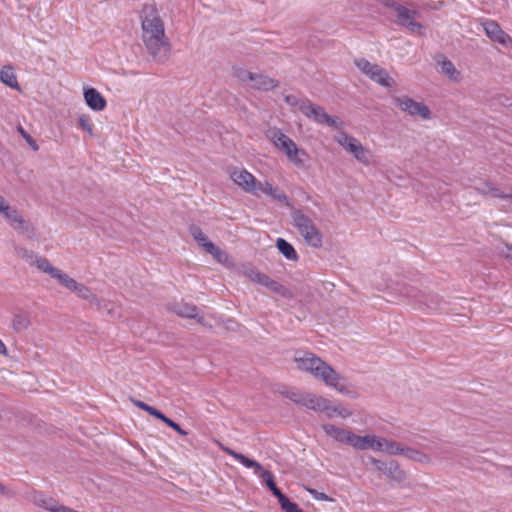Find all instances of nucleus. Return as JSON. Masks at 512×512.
I'll list each match as a JSON object with an SVG mask.
<instances>
[{"mask_svg":"<svg viewBox=\"0 0 512 512\" xmlns=\"http://www.w3.org/2000/svg\"><path fill=\"white\" fill-rule=\"evenodd\" d=\"M142 40L155 61H165L169 52V41L165 35L164 22L155 4H145L140 12Z\"/></svg>","mask_w":512,"mask_h":512,"instance_id":"1","label":"nucleus"},{"mask_svg":"<svg viewBox=\"0 0 512 512\" xmlns=\"http://www.w3.org/2000/svg\"><path fill=\"white\" fill-rule=\"evenodd\" d=\"M294 361L300 371L311 374L314 378L323 381L327 386L333 387L341 393L347 392L343 377L315 354L304 352L296 355Z\"/></svg>","mask_w":512,"mask_h":512,"instance_id":"2","label":"nucleus"},{"mask_svg":"<svg viewBox=\"0 0 512 512\" xmlns=\"http://www.w3.org/2000/svg\"><path fill=\"white\" fill-rule=\"evenodd\" d=\"M266 135L273 145L278 150L282 151L296 168H308V162L310 160L308 153L305 150L298 148L296 143L280 129L270 128Z\"/></svg>","mask_w":512,"mask_h":512,"instance_id":"3","label":"nucleus"},{"mask_svg":"<svg viewBox=\"0 0 512 512\" xmlns=\"http://www.w3.org/2000/svg\"><path fill=\"white\" fill-rule=\"evenodd\" d=\"M292 219L294 225L308 245L314 248H318L322 245V235L307 215L301 210H295L292 212Z\"/></svg>","mask_w":512,"mask_h":512,"instance_id":"4","label":"nucleus"},{"mask_svg":"<svg viewBox=\"0 0 512 512\" xmlns=\"http://www.w3.org/2000/svg\"><path fill=\"white\" fill-rule=\"evenodd\" d=\"M221 449L226 454L232 456L235 460L240 462L245 467L252 468L254 470V473L263 479V481L265 482V484L269 488V490L272 487L276 486L275 481H274V475L270 471L265 470L259 462L255 461L253 459H250V458L246 457L245 455L238 453L228 447L222 446Z\"/></svg>","mask_w":512,"mask_h":512,"instance_id":"5","label":"nucleus"},{"mask_svg":"<svg viewBox=\"0 0 512 512\" xmlns=\"http://www.w3.org/2000/svg\"><path fill=\"white\" fill-rule=\"evenodd\" d=\"M335 140L340 146L349 151L356 160L365 165L369 164V150L366 149L358 139L344 132H340L335 136Z\"/></svg>","mask_w":512,"mask_h":512,"instance_id":"6","label":"nucleus"},{"mask_svg":"<svg viewBox=\"0 0 512 512\" xmlns=\"http://www.w3.org/2000/svg\"><path fill=\"white\" fill-rule=\"evenodd\" d=\"M404 297L415 301L416 303H422L428 310L438 311L442 310L444 304L443 299L437 294L420 295V292L413 287H404L400 291Z\"/></svg>","mask_w":512,"mask_h":512,"instance_id":"7","label":"nucleus"},{"mask_svg":"<svg viewBox=\"0 0 512 512\" xmlns=\"http://www.w3.org/2000/svg\"><path fill=\"white\" fill-rule=\"evenodd\" d=\"M393 100L401 111L411 116H419L425 120L431 118L430 109L422 102H417L408 96L394 97Z\"/></svg>","mask_w":512,"mask_h":512,"instance_id":"8","label":"nucleus"},{"mask_svg":"<svg viewBox=\"0 0 512 512\" xmlns=\"http://www.w3.org/2000/svg\"><path fill=\"white\" fill-rule=\"evenodd\" d=\"M483 29L486 36L493 42H496L502 46H512V38L502 30L500 25L494 21L486 19L482 22Z\"/></svg>","mask_w":512,"mask_h":512,"instance_id":"9","label":"nucleus"},{"mask_svg":"<svg viewBox=\"0 0 512 512\" xmlns=\"http://www.w3.org/2000/svg\"><path fill=\"white\" fill-rule=\"evenodd\" d=\"M396 15L400 25L405 26L412 33H421L423 26L415 21L419 15L416 10H410L405 6H396Z\"/></svg>","mask_w":512,"mask_h":512,"instance_id":"10","label":"nucleus"},{"mask_svg":"<svg viewBox=\"0 0 512 512\" xmlns=\"http://www.w3.org/2000/svg\"><path fill=\"white\" fill-rule=\"evenodd\" d=\"M0 213L8 220L12 228L21 233L29 231V223L15 209H12L5 201L0 205Z\"/></svg>","mask_w":512,"mask_h":512,"instance_id":"11","label":"nucleus"},{"mask_svg":"<svg viewBox=\"0 0 512 512\" xmlns=\"http://www.w3.org/2000/svg\"><path fill=\"white\" fill-rule=\"evenodd\" d=\"M232 180L245 192L259 196L258 184L256 178L247 170H237L231 174Z\"/></svg>","mask_w":512,"mask_h":512,"instance_id":"12","label":"nucleus"},{"mask_svg":"<svg viewBox=\"0 0 512 512\" xmlns=\"http://www.w3.org/2000/svg\"><path fill=\"white\" fill-rule=\"evenodd\" d=\"M301 405L316 412H326L327 415L331 417V413L329 412L330 401L326 398L306 392Z\"/></svg>","mask_w":512,"mask_h":512,"instance_id":"13","label":"nucleus"},{"mask_svg":"<svg viewBox=\"0 0 512 512\" xmlns=\"http://www.w3.org/2000/svg\"><path fill=\"white\" fill-rule=\"evenodd\" d=\"M381 440L382 437H378L374 434L364 436L354 434L351 446L357 450L371 449L373 451H379L381 448Z\"/></svg>","mask_w":512,"mask_h":512,"instance_id":"14","label":"nucleus"},{"mask_svg":"<svg viewBox=\"0 0 512 512\" xmlns=\"http://www.w3.org/2000/svg\"><path fill=\"white\" fill-rule=\"evenodd\" d=\"M322 429L324 430L327 436L333 438L335 441L345 443L350 446L352 445V438L354 436L353 432L342 429L332 424H324L322 425Z\"/></svg>","mask_w":512,"mask_h":512,"instance_id":"15","label":"nucleus"},{"mask_svg":"<svg viewBox=\"0 0 512 512\" xmlns=\"http://www.w3.org/2000/svg\"><path fill=\"white\" fill-rule=\"evenodd\" d=\"M84 100L86 104L94 111H102L106 107V100L95 88L84 90Z\"/></svg>","mask_w":512,"mask_h":512,"instance_id":"16","label":"nucleus"},{"mask_svg":"<svg viewBox=\"0 0 512 512\" xmlns=\"http://www.w3.org/2000/svg\"><path fill=\"white\" fill-rule=\"evenodd\" d=\"M259 193H264L271 196L273 199L280 203L290 207L291 202L288 196L280 191L278 188H274L269 182H259L258 184Z\"/></svg>","mask_w":512,"mask_h":512,"instance_id":"17","label":"nucleus"},{"mask_svg":"<svg viewBox=\"0 0 512 512\" xmlns=\"http://www.w3.org/2000/svg\"><path fill=\"white\" fill-rule=\"evenodd\" d=\"M172 310L181 317L184 318H195L199 323H204V318L198 315V308L188 303H176Z\"/></svg>","mask_w":512,"mask_h":512,"instance_id":"18","label":"nucleus"},{"mask_svg":"<svg viewBox=\"0 0 512 512\" xmlns=\"http://www.w3.org/2000/svg\"><path fill=\"white\" fill-rule=\"evenodd\" d=\"M31 501L35 505L44 508L50 512H54L57 506L59 505L58 501H56L55 499L48 497L47 495L37 491H34L31 494Z\"/></svg>","mask_w":512,"mask_h":512,"instance_id":"19","label":"nucleus"},{"mask_svg":"<svg viewBox=\"0 0 512 512\" xmlns=\"http://www.w3.org/2000/svg\"><path fill=\"white\" fill-rule=\"evenodd\" d=\"M303 106V114L308 118H312L314 121L323 124L324 120L328 119V114L324 111V109L318 105H314L309 101V103Z\"/></svg>","mask_w":512,"mask_h":512,"instance_id":"20","label":"nucleus"},{"mask_svg":"<svg viewBox=\"0 0 512 512\" xmlns=\"http://www.w3.org/2000/svg\"><path fill=\"white\" fill-rule=\"evenodd\" d=\"M387 471L384 476L396 483H402L407 479V473L400 467L395 460H389Z\"/></svg>","mask_w":512,"mask_h":512,"instance_id":"21","label":"nucleus"},{"mask_svg":"<svg viewBox=\"0 0 512 512\" xmlns=\"http://www.w3.org/2000/svg\"><path fill=\"white\" fill-rule=\"evenodd\" d=\"M474 189L482 195H489L491 197L502 198V199L512 198V194L511 195L504 194L502 191H500V189L494 187L489 182H480L474 186Z\"/></svg>","mask_w":512,"mask_h":512,"instance_id":"22","label":"nucleus"},{"mask_svg":"<svg viewBox=\"0 0 512 512\" xmlns=\"http://www.w3.org/2000/svg\"><path fill=\"white\" fill-rule=\"evenodd\" d=\"M72 292L90 304L100 307L101 300L87 286L78 282Z\"/></svg>","mask_w":512,"mask_h":512,"instance_id":"23","label":"nucleus"},{"mask_svg":"<svg viewBox=\"0 0 512 512\" xmlns=\"http://www.w3.org/2000/svg\"><path fill=\"white\" fill-rule=\"evenodd\" d=\"M250 82H251L250 86L252 88L264 90V91L271 90L277 86V82L274 79L264 76L262 74H256V73Z\"/></svg>","mask_w":512,"mask_h":512,"instance_id":"24","label":"nucleus"},{"mask_svg":"<svg viewBox=\"0 0 512 512\" xmlns=\"http://www.w3.org/2000/svg\"><path fill=\"white\" fill-rule=\"evenodd\" d=\"M438 64L441 67V72L446 75L449 80L459 82L462 79L461 72L455 68L450 60L443 58Z\"/></svg>","mask_w":512,"mask_h":512,"instance_id":"25","label":"nucleus"},{"mask_svg":"<svg viewBox=\"0 0 512 512\" xmlns=\"http://www.w3.org/2000/svg\"><path fill=\"white\" fill-rule=\"evenodd\" d=\"M0 80L6 86L19 90V84L17 81V77L12 67L5 66L0 71Z\"/></svg>","mask_w":512,"mask_h":512,"instance_id":"26","label":"nucleus"},{"mask_svg":"<svg viewBox=\"0 0 512 512\" xmlns=\"http://www.w3.org/2000/svg\"><path fill=\"white\" fill-rule=\"evenodd\" d=\"M403 456L408 460L421 464H429L431 462L427 454L412 447H404Z\"/></svg>","mask_w":512,"mask_h":512,"instance_id":"27","label":"nucleus"},{"mask_svg":"<svg viewBox=\"0 0 512 512\" xmlns=\"http://www.w3.org/2000/svg\"><path fill=\"white\" fill-rule=\"evenodd\" d=\"M403 451L404 447L401 443L382 437L379 452H385L389 455H403Z\"/></svg>","mask_w":512,"mask_h":512,"instance_id":"28","label":"nucleus"},{"mask_svg":"<svg viewBox=\"0 0 512 512\" xmlns=\"http://www.w3.org/2000/svg\"><path fill=\"white\" fill-rule=\"evenodd\" d=\"M31 324L30 315L26 312L17 313L13 317L12 327L16 332H22Z\"/></svg>","mask_w":512,"mask_h":512,"instance_id":"29","label":"nucleus"},{"mask_svg":"<svg viewBox=\"0 0 512 512\" xmlns=\"http://www.w3.org/2000/svg\"><path fill=\"white\" fill-rule=\"evenodd\" d=\"M276 246L278 250L288 259L296 261L298 259V255L294 249V247L282 238H278L276 241Z\"/></svg>","mask_w":512,"mask_h":512,"instance_id":"30","label":"nucleus"},{"mask_svg":"<svg viewBox=\"0 0 512 512\" xmlns=\"http://www.w3.org/2000/svg\"><path fill=\"white\" fill-rule=\"evenodd\" d=\"M52 278L56 279L62 286L71 292L74 290L76 284L78 283L74 278H71L68 274L64 273L60 269H57Z\"/></svg>","mask_w":512,"mask_h":512,"instance_id":"31","label":"nucleus"},{"mask_svg":"<svg viewBox=\"0 0 512 512\" xmlns=\"http://www.w3.org/2000/svg\"><path fill=\"white\" fill-rule=\"evenodd\" d=\"M355 64L370 79L376 73V71H380V66L379 65L370 63L366 59H359V60H357L355 62Z\"/></svg>","mask_w":512,"mask_h":512,"instance_id":"32","label":"nucleus"},{"mask_svg":"<svg viewBox=\"0 0 512 512\" xmlns=\"http://www.w3.org/2000/svg\"><path fill=\"white\" fill-rule=\"evenodd\" d=\"M205 251L211 254L219 263H226L229 260L228 254L214 243H207Z\"/></svg>","mask_w":512,"mask_h":512,"instance_id":"33","label":"nucleus"},{"mask_svg":"<svg viewBox=\"0 0 512 512\" xmlns=\"http://www.w3.org/2000/svg\"><path fill=\"white\" fill-rule=\"evenodd\" d=\"M190 234L194 238V240L202 246L204 249L207 248V243H212L208 237L203 233L200 227L196 225H192L190 227Z\"/></svg>","mask_w":512,"mask_h":512,"instance_id":"34","label":"nucleus"},{"mask_svg":"<svg viewBox=\"0 0 512 512\" xmlns=\"http://www.w3.org/2000/svg\"><path fill=\"white\" fill-rule=\"evenodd\" d=\"M33 266H36L39 270L43 271L44 273L49 274L51 277L55 274L58 268L52 266L48 259L45 257L39 256L37 257L35 263Z\"/></svg>","mask_w":512,"mask_h":512,"instance_id":"35","label":"nucleus"},{"mask_svg":"<svg viewBox=\"0 0 512 512\" xmlns=\"http://www.w3.org/2000/svg\"><path fill=\"white\" fill-rule=\"evenodd\" d=\"M371 80L377 82L381 86L390 87L393 83L392 78L389 76V73L380 67V71H376V73L372 76Z\"/></svg>","mask_w":512,"mask_h":512,"instance_id":"36","label":"nucleus"},{"mask_svg":"<svg viewBox=\"0 0 512 512\" xmlns=\"http://www.w3.org/2000/svg\"><path fill=\"white\" fill-rule=\"evenodd\" d=\"M280 393L283 396H285L286 398H288L291 401H293L294 403L301 405L302 399H303V397H304L306 392L300 391L298 389L291 388V389L281 390Z\"/></svg>","mask_w":512,"mask_h":512,"instance_id":"37","label":"nucleus"},{"mask_svg":"<svg viewBox=\"0 0 512 512\" xmlns=\"http://www.w3.org/2000/svg\"><path fill=\"white\" fill-rule=\"evenodd\" d=\"M262 286H265L272 292H275V293L283 295V296L286 295V293L288 292V290L283 285H281L277 281L271 279L269 276L266 277Z\"/></svg>","mask_w":512,"mask_h":512,"instance_id":"38","label":"nucleus"},{"mask_svg":"<svg viewBox=\"0 0 512 512\" xmlns=\"http://www.w3.org/2000/svg\"><path fill=\"white\" fill-rule=\"evenodd\" d=\"M16 254L19 258L23 259L26 263H28L31 266L34 265L38 257V254L26 248H16Z\"/></svg>","mask_w":512,"mask_h":512,"instance_id":"39","label":"nucleus"},{"mask_svg":"<svg viewBox=\"0 0 512 512\" xmlns=\"http://www.w3.org/2000/svg\"><path fill=\"white\" fill-rule=\"evenodd\" d=\"M285 102L291 107L301 111L303 113V106H306V103H309L308 99L298 98L295 95H287L285 96Z\"/></svg>","mask_w":512,"mask_h":512,"instance_id":"40","label":"nucleus"},{"mask_svg":"<svg viewBox=\"0 0 512 512\" xmlns=\"http://www.w3.org/2000/svg\"><path fill=\"white\" fill-rule=\"evenodd\" d=\"M233 74L242 82H250L255 75V73H252L242 67H233Z\"/></svg>","mask_w":512,"mask_h":512,"instance_id":"41","label":"nucleus"},{"mask_svg":"<svg viewBox=\"0 0 512 512\" xmlns=\"http://www.w3.org/2000/svg\"><path fill=\"white\" fill-rule=\"evenodd\" d=\"M17 131L25 139V141L27 142V144L31 147V149L33 151L39 150V146L36 143V141L31 137V135L21 125H19L17 127Z\"/></svg>","mask_w":512,"mask_h":512,"instance_id":"42","label":"nucleus"},{"mask_svg":"<svg viewBox=\"0 0 512 512\" xmlns=\"http://www.w3.org/2000/svg\"><path fill=\"white\" fill-rule=\"evenodd\" d=\"M246 276L252 281V282H255L257 284H260L262 285L264 280L266 279V277L268 275L266 274H263L257 270H254V269H249L246 271Z\"/></svg>","mask_w":512,"mask_h":512,"instance_id":"43","label":"nucleus"},{"mask_svg":"<svg viewBox=\"0 0 512 512\" xmlns=\"http://www.w3.org/2000/svg\"><path fill=\"white\" fill-rule=\"evenodd\" d=\"M79 126L86 131L89 135H93V124L91 122V119L88 115H81L78 119Z\"/></svg>","mask_w":512,"mask_h":512,"instance_id":"44","label":"nucleus"},{"mask_svg":"<svg viewBox=\"0 0 512 512\" xmlns=\"http://www.w3.org/2000/svg\"><path fill=\"white\" fill-rule=\"evenodd\" d=\"M369 462L375 466V468L377 469V471H379L381 474L385 475L386 471H387V468H388V464H389V461H382V460H379V459H376L374 457H369Z\"/></svg>","mask_w":512,"mask_h":512,"instance_id":"45","label":"nucleus"},{"mask_svg":"<svg viewBox=\"0 0 512 512\" xmlns=\"http://www.w3.org/2000/svg\"><path fill=\"white\" fill-rule=\"evenodd\" d=\"M281 509L285 512H300L302 509L298 507V505L292 501L288 497H286L281 503H280Z\"/></svg>","mask_w":512,"mask_h":512,"instance_id":"46","label":"nucleus"},{"mask_svg":"<svg viewBox=\"0 0 512 512\" xmlns=\"http://www.w3.org/2000/svg\"><path fill=\"white\" fill-rule=\"evenodd\" d=\"M329 412L331 413V417L335 413L338 414L339 416H341L342 418H347L352 415V413L350 411H348L347 409H345L341 406H332L331 404H330Z\"/></svg>","mask_w":512,"mask_h":512,"instance_id":"47","label":"nucleus"},{"mask_svg":"<svg viewBox=\"0 0 512 512\" xmlns=\"http://www.w3.org/2000/svg\"><path fill=\"white\" fill-rule=\"evenodd\" d=\"M167 426H169L170 428H172L173 430H175L178 434L182 435V436H186L187 435V432L185 430H183L179 424H177L176 422H174L172 419H168L165 423Z\"/></svg>","mask_w":512,"mask_h":512,"instance_id":"48","label":"nucleus"},{"mask_svg":"<svg viewBox=\"0 0 512 512\" xmlns=\"http://www.w3.org/2000/svg\"><path fill=\"white\" fill-rule=\"evenodd\" d=\"M308 492L316 500H319V501H330L331 500L325 493L318 492L315 489H308Z\"/></svg>","mask_w":512,"mask_h":512,"instance_id":"49","label":"nucleus"},{"mask_svg":"<svg viewBox=\"0 0 512 512\" xmlns=\"http://www.w3.org/2000/svg\"><path fill=\"white\" fill-rule=\"evenodd\" d=\"M500 254L506 259L512 260V245L504 244V246L500 249Z\"/></svg>","mask_w":512,"mask_h":512,"instance_id":"50","label":"nucleus"},{"mask_svg":"<svg viewBox=\"0 0 512 512\" xmlns=\"http://www.w3.org/2000/svg\"><path fill=\"white\" fill-rule=\"evenodd\" d=\"M270 491L275 497H277L279 504L287 497L281 492V490L277 486L272 487Z\"/></svg>","mask_w":512,"mask_h":512,"instance_id":"51","label":"nucleus"},{"mask_svg":"<svg viewBox=\"0 0 512 512\" xmlns=\"http://www.w3.org/2000/svg\"><path fill=\"white\" fill-rule=\"evenodd\" d=\"M338 118L337 117H331L328 115V119L327 120H324V123L323 124H327L328 126H331V127H337L338 126Z\"/></svg>","mask_w":512,"mask_h":512,"instance_id":"52","label":"nucleus"},{"mask_svg":"<svg viewBox=\"0 0 512 512\" xmlns=\"http://www.w3.org/2000/svg\"><path fill=\"white\" fill-rule=\"evenodd\" d=\"M54 512H78L72 508L59 504Z\"/></svg>","mask_w":512,"mask_h":512,"instance_id":"53","label":"nucleus"},{"mask_svg":"<svg viewBox=\"0 0 512 512\" xmlns=\"http://www.w3.org/2000/svg\"><path fill=\"white\" fill-rule=\"evenodd\" d=\"M385 5L387 7L392 8L396 12V6H402L401 4L395 2V1H386Z\"/></svg>","mask_w":512,"mask_h":512,"instance_id":"54","label":"nucleus"},{"mask_svg":"<svg viewBox=\"0 0 512 512\" xmlns=\"http://www.w3.org/2000/svg\"><path fill=\"white\" fill-rule=\"evenodd\" d=\"M135 405L140 408L141 410H145L148 404L142 402V401H134Z\"/></svg>","mask_w":512,"mask_h":512,"instance_id":"55","label":"nucleus"},{"mask_svg":"<svg viewBox=\"0 0 512 512\" xmlns=\"http://www.w3.org/2000/svg\"><path fill=\"white\" fill-rule=\"evenodd\" d=\"M157 419H160L162 422L166 423V421L169 419L166 417L161 411H159L156 415Z\"/></svg>","mask_w":512,"mask_h":512,"instance_id":"56","label":"nucleus"},{"mask_svg":"<svg viewBox=\"0 0 512 512\" xmlns=\"http://www.w3.org/2000/svg\"><path fill=\"white\" fill-rule=\"evenodd\" d=\"M6 352H7V349H6L5 345H4V343L2 342V340L0 339V354L5 355Z\"/></svg>","mask_w":512,"mask_h":512,"instance_id":"57","label":"nucleus"},{"mask_svg":"<svg viewBox=\"0 0 512 512\" xmlns=\"http://www.w3.org/2000/svg\"><path fill=\"white\" fill-rule=\"evenodd\" d=\"M7 493L6 487L0 482V495H4Z\"/></svg>","mask_w":512,"mask_h":512,"instance_id":"58","label":"nucleus"},{"mask_svg":"<svg viewBox=\"0 0 512 512\" xmlns=\"http://www.w3.org/2000/svg\"><path fill=\"white\" fill-rule=\"evenodd\" d=\"M153 409H154V407L148 405L144 411H146L147 413H149L151 415Z\"/></svg>","mask_w":512,"mask_h":512,"instance_id":"59","label":"nucleus"},{"mask_svg":"<svg viewBox=\"0 0 512 512\" xmlns=\"http://www.w3.org/2000/svg\"><path fill=\"white\" fill-rule=\"evenodd\" d=\"M158 412H159V410H158V409H156V408H154V409L152 410L151 415H152V416H154V417H156V415H157V413H158Z\"/></svg>","mask_w":512,"mask_h":512,"instance_id":"60","label":"nucleus"},{"mask_svg":"<svg viewBox=\"0 0 512 512\" xmlns=\"http://www.w3.org/2000/svg\"><path fill=\"white\" fill-rule=\"evenodd\" d=\"M4 201V198L0 195V205H2Z\"/></svg>","mask_w":512,"mask_h":512,"instance_id":"61","label":"nucleus"},{"mask_svg":"<svg viewBox=\"0 0 512 512\" xmlns=\"http://www.w3.org/2000/svg\"><path fill=\"white\" fill-rule=\"evenodd\" d=\"M300 512H304L303 510H301Z\"/></svg>","mask_w":512,"mask_h":512,"instance_id":"62","label":"nucleus"}]
</instances>
